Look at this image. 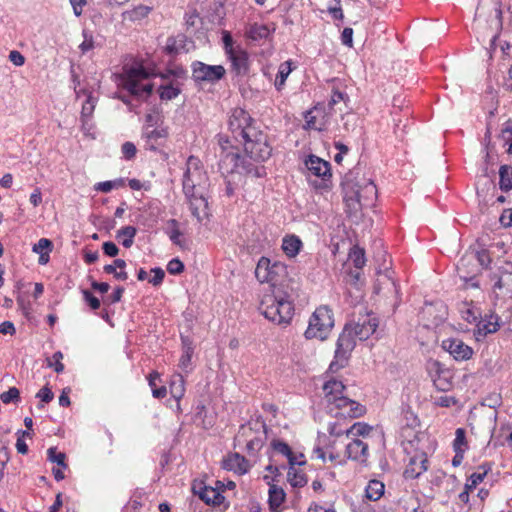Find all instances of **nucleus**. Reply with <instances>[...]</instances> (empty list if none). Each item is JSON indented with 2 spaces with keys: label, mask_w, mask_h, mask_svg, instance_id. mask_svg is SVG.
Wrapping results in <instances>:
<instances>
[{
  "label": "nucleus",
  "mask_w": 512,
  "mask_h": 512,
  "mask_svg": "<svg viewBox=\"0 0 512 512\" xmlns=\"http://www.w3.org/2000/svg\"><path fill=\"white\" fill-rule=\"evenodd\" d=\"M228 127L235 140H242L244 156L250 162L257 165L270 158L272 148L268 143V136L255 126V121L244 109L232 110Z\"/></svg>",
  "instance_id": "1"
},
{
  "label": "nucleus",
  "mask_w": 512,
  "mask_h": 512,
  "mask_svg": "<svg viewBox=\"0 0 512 512\" xmlns=\"http://www.w3.org/2000/svg\"><path fill=\"white\" fill-rule=\"evenodd\" d=\"M323 391L328 412L334 417L358 418L366 409L358 402L344 395L345 386L341 381L331 379L324 383Z\"/></svg>",
  "instance_id": "2"
},
{
  "label": "nucleus",
  "mask_w": 512,
  "mask_h": 512,
  "mask_svg": "<svg viewBox=\"0 0 512 512\" xmlns=\"http://www.w3.org/2000/svg\"><path fill=\"white\" fill-rule=\"evenodd\" d=\"M218 143L221 148L219 169L223 174L238 171L255 178H262L266 175L264 166L255 165L245 156H241L238 148L231 145L228 138L220 136Z\"/></svg>",
  "instance_id": "3"
},
{
  "label": "nucleus",
  "mask_w": 512,
  "mask_h": 512,
  "mask_svg": "<svg viewBox=\"0 0 512 512\" xmlns=\"http://www.w3.org/2000/svg\"><path fill=\"white\" fill-rule=\"evenodd\" d=\"M342 188L344 201L350 213H357L363 206L372 205L377 196L376 185L371 180H356L352 175L345 177Z\"/></svg>",
  "instance_id": "4"
},
{
  "label": "nucleus",
  "mask_w": 512,
  "mask_h": 512,
  "mask_svg": "<svg viewBox=\"0 0 512 512\" xmlns=\"http://www.w3.org/2000/svg\"><path fill=\"white\" fill-rule=\"evenodd\" d=\"M259 309L266 319L278 325L289 324L294 315L293 300L287 294L265 296Z\"/></svg>",
  "instance_id": "5"
},
{
  "label": "nucleus",
  "mask_w": 512,
  "mask_h": 512,
  "mask_svg": "<svg viewBox=\"0 0 512 512\" xmlns=\"http://www.w3.org/2000/svg\"><path fill=\"white\" fill-rule=\"evenodd\" d=\"M207 184L208 177L201 161L195 156L188 157L182 180L185 196L191 197L196 191L201 192V190H205Z\"/></svg>",
  "instance_id": "6"
},
{
  "label": "nucleus",
  "mask_w": 512,
  "mask_h": 512,
  "mask_svg": "<svg viewBox=\"0 0 512 512\" xmlns=\"http://www.w3.org/2000/svg\"><path fill=\"white\" fill-rule=\"evenodd\" d=\"M334 326L332 311L327 306L318 307L309 319L304 333L306 339L325 340Z\"/></svg>",
  "instance_id": "7"
},
{
  "label": "nucleus",
  "mask_w": 512,
  "mask_h": 512,
  "mask_svg": "<svg viewBox=\"0 0 512 512\" xmlns=\"http://www.w3.org/2000/svg\"><path fill=\"white\" fill-rule=\"evenodd\" d=\"M151 73L143 66L132 67L124 80V88L132 95L141 98L148 97L153 91L152 83H142L143 80L149 79Z\"/></svg>",
  "instance_id": "8"
},
{
  "label": "nucleus",
  "mask_w": 512,
  "mask_h": 512,
  "mask_svg": "<svg viewBox=\"0 0 512 512\" xmlns=\"http://www.w3.org/2000/svg\"><path fill=\"white\" fill-rule=\"evenodd\" d=\"M489 12V26L496 33L491 39V45H495V42L503 28V13L501 9V3L499 0H480L476 9L477 19L484 18Z\"/></svg>",
  "instance_id": "9"
},
{
  "label": "nucleus",
  "mask_w": 512,
  "mask_h": 512,
  "mask_svg": "<svg viewBox=\"0 0 512 512\" xmlns=\"http://www.w3.org/2000/svg\"><path fill=\"white\" fill-rule=\"evenodd\" d=\"M355 338L356 337L351 332V326L346 325L337 340V347L334 357L335 360L330 364V370L335 371L345 366L350 352L356 345Z\"/></svg>",
  "instance_id": "10"
},
{
  "label": "nucleus",
  "mask_w": 512,
  "mask_h": 512,
  "mask_svg": "<svg viewBox=\"0 0 512 512\" xmlns=\"http://www.w3.org/2000/svg\"><path fill=\"white\" fill-rule=\"evenodd\" d=\"M192 78L198 83H215L222 79L226 73L222 65H208L201 61H194L191 64Z\"/></svg>",
  "instance_id": "11"
},
{
  "label": "nucleus",
  "mask_w": 512,
  "mask_h": 512,
  "mask_svg": "<svg viewBox=\"0 0 512 512\" xmlns=\"http://www.w3.org/2000/svg\"><path fill=\"white\" fill-rule=\"evenodd\" d=\"M285 273V264L279 261L272 263L267 257H261L255 269V276L261 283H275L278 277Z\"/></svg>",
  "instance_id": "12"
},
{
  "label": "nucleus",
  "mask_w": 512,
  "mask_h": 512,
  "mask_svg": "<svg viewBox=\"0 0 512 512\" xmlns=\"http://www.w3.org/2000/svg\"><path fill=\"white\" fill-rule=\"evenodd\" d=\"M478 271L475 253L465 254L457 264L458 275L465 282L466 288H479V282L476 278Z\"/></svg>",
  "instance_id": "13"
},
{
  "label": "nucleus",
  "mask_w": 512,
  "mask_h": 512,
  "mask_svg": "<svg viewBox=\"0 0 512 512\" xmlns=\"http://www.w3.org/2000/svg\"><path fill=\"white\" fill-rule=\"evenodd\" d=\"M494 290L497 297L512 296V262L503 261L494 273Z\"/></svg>",
  "instance_id": "14"
},
{
  "label": "nucleus",
  "mask_w": 512,
  "mask_h": 512,
  "mask_svg": "<svg viewBox=\"0 0 512 512\" xmlns=\"http://www.w3.org/2000/svg\"><path fill=\"white\" fill-rule=\"evenodd\" d=\"M216 484L217 486H223L220 481H217ZM192 492L207 505L219 506L225 499L220 493L219 487L213 488L211 486H207L203 481H194L192 484Z\"/></svg>",
  "instance_id": "15"
},
{
  "label": "nucleus",
  "mask_w": 512,
  "mask_h": 512,
  "mask_svg": "<svg viewBox=\"0 0 512 512\" xmlns=\"http://www.w3.org/2000/svg\"><path fill=\"white\" fill-rule=\"evenodd\" d=\"M349 325L351 326L353 335L360 341H364L376 332L379 321L375 316L367 314L359 317L354 324Z\"/></svg>",
  "instance_id": "16"
},
{
  "label": "nucleus",
  "mask_w": 512,
  "mask_h": 512,
  "mask_svg": "<svg viewBox=\"0 0 512 512\" xmlns=\"http://www.w3.org/2000/svg\"><path fill=\"white\" fill-rule=\"evenodd\" d=\"M442 348L456 361H466L472 358L473 349L459 338H448L442 341Z\"/></svg>",
  "instance_id": "17"
},
{
  "label": "nucleus",
  "mask_w": 512,
  "mask_h": 512,
  "mask_svg": "<svg viewBox=\"0 0 512 512\" xmlns=\"http://www.w3.org/2000/svg\"><path fill=\"white\" fill-rule=\"evenodd\" d=\"M186 198L189 202L192 215L199 222L203 221L205 218H208L209 209L205 190H201V192L196 191L193 196Z\"/></svg>",
  "instance_id": "18"
},
{
  "label": "nucleus",
  "mask_w": 512,
  "mask_h": 512,
  "mask_svg": "<svg viewBox=\"0 0 512 512\" xmlns=\"http://www.w3.org/2000/svg\"><path fill=\"white\" fill-rule=\"evenodd\" d=\"M305 166L316 177L327 181L331 178V165L328 161L321 159L316 155H309L305 160Z\"/></svg>",
  "instance_id": "19"
},
{
  "label": "nucleus",
  "mask_w": 512,
  "mask_h": 512,
  "mask_svg": "<svg viewBox=\"0 0 512 512\" xmlns=\"http://www.w3.org/2000/svg\"><path fill=\"white\" fill-rule=\"evenodd\" d=\"M167 136H168V132L164 128L151 129L150 126L145 127L143 130V133H142V139L145 142V144H144L145 149L151 150V151H157L158 147L163 145Z\"/></svg>",
  "instance_id": "20"
},
{
  "label": "nucleus",
  "mask_w": 512,
  "mask_h": 512,
  "mask_svg": "<svg viewBox=\"0 0 512 512\" xmlns=\"http://www.w3.org/2000/svg\"><path fill=\"white\" fill-rule=\"evenodd\" d=\"M499 328L500 317L497 314L490 312L489 314H486L481 321H479L474 335L479 341L485 338L488 334L497 332Z\"/></svg>",
  "instance_id": "21"
},
{
  "label": "nucleus",
  "mask_w": 512,
  "mask_h": 512,
  "mask_svg": "<svg viewBox=\"0 0 512 512\" xmlns=\"http://www.w3.org/2000/svg\"><path fill=\"white\" fill-rule=\"evenodd\" d=\"M253 430L254 428L252 427L251 423L242 425L240 426L235 438L238 442L246 441V449L249 453H254L260 450L263 445V439L261 436L251 437Z\"/></svg>",
  "instance_id": "22"
},
{
  "label": "nucleus",
  "mask_w": 512,
  "mask_h": 512,
  "mask_svg": "<svg viewBox=\"0 0 512 512\" xmlns=\"http://www.w3.org/2000/svg\"><path fill=\"white\" fill-rule=\"evenodd\" d=\"M222 467L225 470L233 471L238 475L246 474L250 469L248 460L239 453H232L222 461Z\"/></svg>",
  "instance_id": "23"
},
{
  "label": "nucleus",
  "mask_w": 512,
  "mask_h": 512,
  "mask_svg": "<svg viewBox=\"0 0 512 512\" xmlns=\"http://www.w3.org/2000/svg\"><path fill=\"white\" fill-rule=\"evenodd\" d=\"M232 64V69L237 75H246L249 72L250 61L248 52L238 46L236 51L228 55Z\"/></svg>",
  "instance_id": "24"
},
{
  "label": "nucleus",
  "mask_w": 512,
  "mask_h": 512,
  "mask_svg": "<svg viewBox=\"0 0 512 512\" xmlns=\"http://www.w3.org/2000/svg\"><path fill=\"white\" fill-rule=\"evenodd\" d=\"M427 458L425 454L415 455L412 457L405 468L404 477L406 479H416L422 475L427 469Z\"/></svg>",
  "instance_id": "25"
},
{
  "label": "nucleus",
  "mask_w": 512,
  "mask_h": 512,
  "mask_svg": "<svg viewBox=\"0 0 512 512\" xmlns=\"http://www.w3.org/2000/svg\"><path fill=\"white\" fill-rule=\"evenodd\" d=\"M346 454L349 459L365 463L368 459V444L360 439H353L346 445Z\"/></svg>",
  "instance_id": "26"
},
{
  "label": "nucleus",
  "mask_w": 512,
  "mask_h": 512,
  "mask_svg": "<svg viewBox=\"0 0 512 512\" xmlns=\"http://www.w3.org/2000/svg\"><path fill=\"white\" fill-rule=\"evenodd\" d=\"M164 83L159 86L158 92L161 100H172L181 93L180 82L169 80L168 75L162 76Z\"/></svg>",
  "instance_id": "27"
},
{
  "label": "nucleus",
  "mask_w": 512,
  "mask_h": 512,
  "mask_svg": "<svg viewBox=\"0 0 512 512\" xmlns=\"http://www.w3.org/2000/svg\"><path fill=\"white\" fill-rule=\"evenodd\" d=\"M437 376L433 379L435 387L440 391H448L452 388V373L439 362H434Z\"/></svg>",
  "instance_id": "28"
},
{
  "label": "nucleus",
  "mask_w": 512,
  "mask_h": 512,
  "mask_svg": "<svg viewBox=\"0 0 512 512\" xmlns=\"http://www.w3.org/2000/svg\"><path fill=\"white\" fill-rule=\"evenodd\" d=\"M274 30L275 28L270 29L268 25L254 23L246 28L245 35L252 41H261L268 39Z\"/></svg>",
  "instance_id": "29"
},
{
  "label": "nucleus",
  "mask_w": 512,
  "mask_h": 512,
  "mask_svg": "<svg viewBox=\"0 0 512 512\" xmlns=\"http://www.w3.org/2000/svg\"><path fill=\"white\" fill-rule=\"evenodd\" d=\"M179 226L180 224L176 219H170L167 221L165 233L168 235L169 239L174 245L180 248H184L186 243L182 239L183 232L180 230Z\"/></svg>",
  "instance_id": "30"
},
{
  "label": "nucleus",
  "mask_w": 512,
  "mask_h": 512,
  "mask_svg": "<svg viewBox=\"0 0 512 512\" xmlns=\"http://www.w3.org/2000/svg\"><path fill=\"white\" fill-rule=\"evenodd\" d=\"M302 247V241L296 235H287L283 238L282 249L284 253L290 257H295Z\"/></svg>",
  "instance_id": "31"
},
{
  "label": "nucleus",
  "mask_w": 512,
  "mask_h": 512,
  "mask_svg": "<svg viewBox=\"0 0 512 512\" xmlns=\"http://www.w3.org/2000/svg\"><path fill=\"white\" fill-rule=\"evenodd\" d=\"M292 64L293 62L291 60L285 61L280 64L278 73L274 81V86L277 91H281L285 87L286 80L293 70Z\"/></svg>",
  "instance_id": "32"
},
{
  "label": "nucleus",
  "mask_w": 512,
  "mask_h": 512,
  "mask_svg": "<svg viewBox=\"0 0 512 512\" xmlns=\"http://www.w3.org/2000/svg\"><path fill=\"white\" fill-rule=\"evenodd\" d=\"M82 95L86 97V100L82 104L81 116L82 118H89L95 109L96 99L92 96V93L88 92L86 89L76 91L77 98H80Z\"/></svg>",
  "instance_id": "33"
},
{
  "label": "nucleus",
  "mask_w": 512,
  "mask_h": 512,
  "mask_svg": "<svg viewBox=\"0 0 512 512\" xmlns=\"http://www.w3.org/2000/svg\"><path fill=\"white\" fill-rule=\"evenodd\" d=\"M492 464L491 463H483L478 467V471L471 474L469 477L467 483L465 484V488L467 489H473L475 488L479 483H481L487 473L491 471Z\"/></svg>",
  "instance_id": "34"
},
{
  "label": "nucleus",
  "mask_w": 512,
  "mask_h": 512,
  "mask_svg": "<svg viewBox=\"0 0 512 512\" xmlns=\"http://www.w3.org/2000/svg\"><path fill=\"white\" fill-rule=\"evenodd\" d=\"M384 490L385 485L383 482L376 479L370 480L365 489L366 497L371 501H377L383 496Z\"/></svg>",
  "instance_id": "35"
},
{
  "label": "nucleus",
  "mask_w": 512,
  "mask_h": 512,
  "mask_svg": "<svg viewBox=\"0 0 512 512\" xmlns=\"http://www.w3.org/2000/svg\"><path fill=\"white\" fill-rule=\"evenodd\" d=\"M136 234L137 229L134 226H125L117 231L116 238L121 241L125 248H130L134 243Z\"/></svg>",
  "instance_id": "36"
},
{
  "label": "nucleus",
  "mask_w": 512,
  "mask_h": 512,
  "mask_svg": "<svg viewBox=\"0 0 512 512\" xmlns=\"http://www.w3.org/2000/svg\"><path fill=\"white\" fill-rule=\"evenodd\" d=\"M285 500V492L277 485H270L269 505L272 510L279 508Z\"/></svg>",
  "instance_id": "37"
},
{
  "label": "nucleus",
  "mask_w": 512,
  "mask_h": 512,
  "mask_svg": "<svg viewBox=\"0 0 512 512\" xmlns=\"http://www.w3.org/2000/svg\"><path fill=\"white\" fill-rule=\"evenodd\" d=\"M499 187L502 191L507 192L512 189V166L502 165L499 169Z\"/></svg>",
  "instance_id": "38"
},
{
  "label": "nucleus",
  "mask_w": 512,
  "mask_h": 512,
  "mask_svg": "<svg viewBox=\"0 0 512 512\" xmlns=\"http://www.w3.org/2000/svg\"><path fill=\"white\" fill-rule=\"evenodd\" d=\"M287 479L292 487H303L307 484L306 475L292 465L289 467Z\"/></svg>",
  "instance_id": "39"
},
{
  "label": "nucleus",
  "mask_w": 512,
  "mask_h": 512,
  "mask_svg": "<svg viewBox=\"0 0 512 512\" xmlns=\"http://www.w3.org/2000/svg\"><path fill=\"white\" fill-rule=\"evenodd\" d=\"M160 378V374L156 371L152 372L148 376V383L152 389V395L154 398L162 399L167 395V389L165 386L158 387L156 380Z\"/></svg>",
  "instance_id": "40"
},
{
  "label": "nucleus",
  "mask_w": 512,
  "mask_h": 512,
  "mask_svg": "<svg viewBox=\"0 0 512 512\" xmlns=\"http://www.w3.org/2000/svg\"><path fill=\"white\" fill-rule=\"evenodd\" d=\"M271 447L277 453H280V454L286 456L288 458L290 465L295 466L294 453L292 452L290 446L287 443H285L281 440H273L271 442Z\"/></svg>",
  "instance_id": "41"
},
{
  "label": "nucleus",
  "mask_w": 512,
  "mask_h": 512,
  "mask_svg": "<svg viewBox=\"0 0 512 512\" xmlns=\"http://www.w3.org/2000/svg\"><path fill=\"white\" fill-rule=\"evenodd\" d=\"M171 395L176 399L180 400L184 396V378L182 375L177 374L170 385Z\"/></svg>",
  "instance_id": "42"
},
{
  "label": "nucleus",
  "mask_w": 512,
  "mask_h": 512,
  "mask_svg": "<svg viewBox=\"0 0 512 512\" xmlns=\"http://www.w3.org/2000/svg\"><path fill=\"white\" fill-rule=\"evenodd\" d=\"M372 430V427L363 422L354 423L349 429H346V435L366 436Z\"/></svg>",
  "instance_id": "43"
},
{
  "label": "nucleus",
  "mask_w": 512,
  "mask_h": 512,
  "mask_svg": "<svg viewBox=\"0 0 512 512\" xmlns=\"http://www.w3.org/2000/svg\"><path fill=\"white\" fill-rule=\"evenodd\" d=\"M349 257H350L351 261L353 262L355 268L361 269L365 265L366 259H365V252L363 249H361L359 247H354L351 250Z\"/></svg>",
  "instance_id": "44"
},
{
  "label": "nucleus",
  "mask_w": 512,
  "mask_h": 512,
  "mask_svg": "<svg viewBox=\"0 0 512 512\" xmlns=\"http://www.w3.org/2000/svg\"><path fill=\"white\" fill-rule=\"evenodd\" d=\"M453 449L454 451L462 450L463 452L467 449L466 432L463 428L456 429Z\"/></svg>",
  "instance_id": "45"
},
{
  "label": "nucleus",
  "mask_w": 512,
  "mask_h": 512,
  "mask_svg": "<svg viewBox=\"0 0 512 512\" xmlns=\"http://www.w3.org/2000/svg\"><path fill=\"white\" fill-rule=\"evenodd\" d=\"M48 460L57 463L62 468H67V464L65 463L66 455L63 452H58L55 447H50L47 450Z\"/></svg>",
  "instance_id": "46"
},
{
  "label": "nucleus",
  "mask_w": 512,
  "mask_h": 512,
  "mask_svg": "<svg viewBox=\"0 0 512 512\" xmlns=\"http://www.w3.org/2000/svg\"><path fill=\"white\" fill-rule=\"evenodd\" d=\"M183 42V37L181 39L168 37L165 46L166 52L170 55L178 54L180 49L183 48Z\"/></svg>",
  "instance_id": "47"
},
{
  "label": "nucleus",
  "mask_w": 512,
  "mask_h": 512,
  "mask_svg": "<svg viewBox=\"0 0 512 512\" xmlns=\"http://www.w3.org/2000/svg\"><path fill=\"white\" fill-rule=\"evenodd\" d=\"M3 403L18 402L20 400V392L16 387H11L0 395Z\"/></svg>",
  "instance_id": "48"
},
{
  "label": "nucleus",
  "mask_w": 512,
  "mask_h": 512,
  "mask_svg": "<svg viewBox=\"0 0 512 512\" xmlns=\"http://www.w3.org/2000/svg\"><path fill=\"white\" fill-rule=\"evenodd\" d=\"M53 248V243L51 240L47 238H41L37 243L33 245L32 251L37 254H41L44 252H51Z\"/></svg>",
  "instance_id": "49"
},
{
  "label": "nucleus",
  "mask_w": 512,
  "mask_h": 512,
  "mask_svg": "<svg viewBox=\"0 0 512 512\" xmlns=\"http://www.w3.org/2000/svg\"><path fill=\"white\" fill-rule=\"evenodd\" d=\"M123 184H124V182L122 179L114 180V181L99 182L95 185V190L103 192V193H109L113 188L122 186Z\"/></svg>",
  "instance_id": "50"
},
{
  "label": "nucleus",
  "mask_w": 512,
  "mask_h": 512,
  "mask_svg": "<svg viewBox=\"0 0 512 512\" xmlns=\"http://www.w3.org/2000/svg\"><path fill=\"white\" fill-rule=\"evenodd\" d=\"M193 355V349H190L189 347L186 348L185 351H183L181 358L179 360V367L181 370L188 372L191 366V359Z\"/></svg>",
  "instance_id": "51"
},
{
  "label": "nucleus",
  "mask_w": 512,
  "mask_h": 512,
  "mask_svg": "<svg viewBox=\"0 0 512 512\" xmlns=\"http://www.w3.org/2000/svg\"><path fill=\"white\" fill-rule=\"evenodd\" d=\"M83 42L79 45V49L83 54L87 53L88 51L92 50L94 48V40L93 36L90 32L87 30H83Z\"/></svg>",
  "instance_id": "52"
},
{
  "label": "nucleus",
  "mask_w": 512,
  "mask_h": 512,
  "mask_svg": "<svg viewBox=\"0 0 512 512\" xmlns=\"http://www.w3.org/2000/svg\"><path fill=\"white\" fill-rule=\"evenodd\" d=\"M184 270V264L178 258L170 260L167 264V271L172 275L182 273Z\"/></svg>",
  "instance_id": "53"
},
{
  "label": "nucleus",
  "mask_w": 512,
  "mask_h": 512,
  "mask_svg": "<svg viewBox=\"0 0 512 512\" xmlns=\"http://www.w3.org/2000/svg\"><path fill=\"white\" fill-rule=\"evenodd\" d=\"M222 40L224 44V49L227 55L238 49V46L234 47V41L231 34L228 31H223Z\"/></svg>",
  "instance_id": "54"
},
{
  "label": "nucleus",
  "mask_w": 512,
  "mask_h": 512,
  "mask_svg": "<svg viewBox=\"0 0 512 512\" xmlns=\"http://www.w3.org/2000/svg\"><path fill=\"white\" fill-rule=\"evenodd\" d=\"M63 359V354L60 351H57L53 354L52 360L54 361V364L51 360L48 361V366L52 367L54 366V370L56 373H61L64 370V365L61 362Z\"/></svg>",
  "instance_id": "55"
},
{
  "label": "nucleus",
  "mask_w": 512,
  "mask_h": 512,
  "mask_svg": "<svg viewBox=\"0 0 512 512\" xmlns=\"http://www.w3.org/2000/svg\"><path fill=\"white\" fill-rule=\"evenodd\" d=\"M83 293V297H84V300L88 303V305L90 306V308L92 310H97L99 309L101 303H100V300L95 297L90 291L88 290H83L82 291Z\"/></svg>",
  "instance_id": "56"
},
{
  "label": "nucleus",
  "mask_w": 512,
  "mask_h": 512,
  "mask_svg": "<svg viewBox=\"0 0 512 512\" xmlns=\"http://www.w3.org/2000/svg\"><path fill=\"white\" fill-rule=\"evenodd\" d=\"M314 113H319V110L317 108H315L314 110H311L307 113L306 115V124L309 128L311 129H316V130H322V127L321 126H318L317 124V116L314 115Z\"/></svg>",
  "instance_id": "57"
},
{
  "label": "nucleus",
  "mask_w": 512,
  "mask_h": 512,
  "mask_svg": "<svg viewBox=\"0 0 512 512\" xmlns=\"http://www.w3.org/2000/svg\"><path fill=\"white\" fill-rule=\"evenodd\" d=\"M122 153L124 155V157L128 160L132 159L135 157L136 155V146L132 143V142H125L123 145H122Z\"/></svg>",
  "instance_id": "58"
},
{
  "label": "nucleus",
  "mask_w": 512,
  "mask_h": 512,
  "mask_svg": "<svg viewBox=\"0 0 512 512\" xmlns=\"http://www.w3.org/2000/svg\"><path fill=\"white\" fill-rule=\"evenodd\" d=\"M151 272L154 274V276L149 280V282L154 286H159L165 277V272L163 269L156 267L151 269Z\"/></svg>",
  "instance_id": "59"
},
{
  "label": "nucleus",
  "mask_w": 512,
  "mask_h": 512,
  "mask_svg": "<svg viewBox=\"0 0 512 512\" xmlns=\"http://www.w3.org/2000/svg\"><path fill=\"white\" fill-rule=\"evenodd\" d=\"M502 137L505 140V143L508 145L507 153L512 154V125L508 124L502 130Z\"/></svg>",
  "instance_id": "60"
},
{
  "label": "nucleus",
  "mask_w": 512,
  "mask_h": 512,
  "mask_svg": "<svg viewBox=\"0 0 512 512\" xmlns=\"http://www.w3.org/2000/svg\"><path fill=\"white\" fill-rule=\"evenodd\" d=\"M102 249L104 254H106L109 257H115L119 252V249L116 246V244L111 241L104 242L102 245Z\"/></svg>",
  "instance_id": "61"
},
{
  "label": "nucleus",
  "mask_w": 512,
  "mask_h": 512,
  "mask_svg": "<svg viewBox=\"0 0 512 512\" xmlns=\"http://www.w3.org/2000/svg\"><path fill=\"white\" fill-rule=\"evenodd\" d=\"M37 398H40L42 402L48 403L52 401L54 394L47 386L41 388L36 394Z\"/></svg>",
  "instance_id": "62"
},
{
  "label": "nucleus",
  "mask_w": 512,
  "mask_h": 512,
  "mask_svg": "<svg viewBox=\"0 0 512 512\" xmlns=\"http://www.w3.org/2000/svg\"><path fill=\"white\" fill-rule=\"evenodd\" d=\"M476 255V264L478 265H481V266H488V264L490 263L491 259H490V256H489V253L486 251V250H482L478 253L475 254Z\"/></svg>",
  "instance_id": "63"
},
{
  "label": "nucleus",
  "mask_w": 512,
  "mask_h": 512,
  "mask_svg": "<svg viewBox=\"0 0 512 512\" xmlns=\"http://www.w3.org/2000/svg\"><path fill=\"white\" fill-rule=\"evenodd\" d=\"M9 60L16 66H22L25 63L24 56L16 50L10 52Z\"/></svg>",
  "instance_id": "64"
}]
</instances>
